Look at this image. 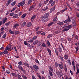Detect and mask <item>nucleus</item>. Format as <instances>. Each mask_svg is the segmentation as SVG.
<instances>
[{
	"label": "nucleus",
	"instance_id": "1",
	"mask_svg": "<svg viewBox=\"0 0 79 79\" xmlns=\"http://www.w3.org/2000/svg\"><path fill=\"white\" fill-rule=\"evenodd\" d=\"M25 3H26V1L24 0L22 2H20L19 3L17 6L19 7H20V6H23L25 4Z\"/></svg>",
	"mask_w": 79,
	"mask_h": 79
},
{
	"label": "nucleus",
	"instance_id": "2",
	"mask_svg": "<svg viewBox=\"0 0 79 79\" xmlns=\"http://www.w3.org/2000/svg\"><path fill=\"white\" fill-rule=\"evenodd\" d=\"M56 2L53 1V0H50L49 2V4L51 5V6H53L55 4Z\"/></svg>",
	"mask_w": 79,
	"mask_h": 79
},
{
	"label": "nucleus",
	"instance_id": "3",
	"mask_svg": "<svg viewBox=\"0 0 79 79\" xmlns=\"http://www.w3.org/2000/svg\"><path fill=\"white\" fill-rule=\"evenodd\" d=\"M12 47V46L11 45L9 44L8 45V46L6 47V48L8 51H11V48Z\"/></svg>",
	"mask_w": 79,
	"mask_h": 79
},
{
	"label": "nucleus",
	"instance_id": "4",
	"mask_svg": "<svg viewBox=\"0 0 79 79\" xmlns=\"http://www.w3.org/2000/svg\"><path fill=\"white\" fill-rule=\"evenodd\" d=\"M49 16V13H46L43 16V18H47Z\"/></svg>",
	"mask_w": 79,
	"mask_h": 79
},
{
	"label": "nucleus",
	"instance_id": "5",
	"mask_svg": "<svg viewBox=\"0 0 79 79\" xmlns=\"http://www.w3.org/2000/svg\"><path fill=\"white\" fill-rule=\"evenodd\" d=\"M36 16H37V15H35L32 16V17L31 18V22H33L34 21V19H35V18H36Z\"/></svg>",
	"mask_w": 79,
	"mask_h": 79
},
{
	"label": "nucleus",
	"instance_id": "6",
	"mask_svg": "<svg viewBox=\"0 0 79 79\" xmlns=\"http://www.w3.org/2000/svg\"><path fill=\"white\" fill-rule=\"evenodd\" d=\"M18 67L19 68V69H20L21 71L23 72V73H24V69H23V68L22 66L21 65H18Z\"/></svg>",
	"mask_w": 79,
	"mask_h": 79
},
{
	"label": "nucleus",
	"instance_id": "7",
	"mask_svg": "<svg viewBox=\"0 0 79 79\" xmlns=\"http://www.w3.org/2000/svg\"><path fill=\"white\" fill-rule=\"evenodd\" d=\"M26 23H27L26 22H24L22 23L21 26V27L22 28H23V27H24L25 26L26 24Z\"/></svg>",
	"mask_w": 79,
	"mask_h": 79
},
{
	"label": "nucleus",
	"instance_id": "8",
	"mask_svg": "<svg viewBox=\"0 0 79 79\" xmlns=\"http://www.w3.org/2000/svg\"><path fill=\"white\" fill-rule=\"evenodd\" d=\"M46 50L48 52V53L50 56H52V52H51V50L49 49V48H46Z\"/></svg>",
	"mask_w": 79,
	"mask_h": 79
},
{
	"label": "nucleus",
	"instance_id": "9",
	"mask_svg": "<svg viewBox=\"0 0 79 79\" xmlns=\"http://www.w3.org/2000/svg\"><path fill=\"white\" fill-rule=\"evenodd\" d=\"M32 26V23L30 22L27 23V27H30Z\"/></svg>",
	"mask_w": 79,
	"mask_h": 79
},
{
	"label": "nucleus",
	"instance_id": "10",
	"mask_svg": "<svg viewBox=\"0 0 79 79\" xmlns=\"http://www.w3.org/2000/svg\"><path fill=\"white\" fill-rule=\"evenodd\" d=\"M56 73L59 77H61V75L60 74V72L57 70L56 71Z\"/></svg>",
	"mask_w": 79,
	"mask_h": 79
},
{
	"label": "nucleus",
	"instance_id": "11",
	"mask_svg": "<svg viewBox=\"0 0 79 79\" xmlns=\"http://www.w3.org/2000/svg\"><path fill=\"white\" fill-rule=\"evenodd\" d=\"M55 7H56V6H55L54 7H52L51 8L50 10V13H52L53 11H54V10H55Z\"/></svg>",
	"mask_w": 79,
	"mask_h": 79
},
{
	"label": "nucleus",
	"instance_id": "12",
	"mask_svg": "<svg viewBox=\"0 0 79 79\" xmlns=\"http://www.w3.org/2000/svg\"><path fill=\"white\" fill-rule=\"evenodd\" d=\"M11 74L12 75L13 77H17L18 74L16 73H11Z\"/></svg>",
	"mask_w": 79,
	"mask_h": 79
},
{
	"label": "nucleus",
	"instance_id": "13",
	"mask_svg": "<svg viewBox=\"0 0 79 79\" xmlns=\"http://www.w3.org/2000/svg\"><path fill=\"white\" fill-rule=\"evenodd\" d=\"M33 67L35 69H36V70L39 69V68L38 66H37L36 65H33Z\"/></svg>",
	"mask_w": 79,
	"mask_h": 79
},
{
	"label": "nucleus",
	"instance_id": "14",
	"mask_svg": "<svg viewBox=\"0 0 79 79\" xmlns=\"http://www.w3.org/2000/svg\"><path fill=\"white\" fill-rule=\"evenodd\" d=\"M19 26V24L18 23H16L14 25L13 27L14 28H16L17 27H18Z\"/></svg>",
	"mask_w": 79,
	"mask_h": 79
},
{
	"label": "nucleus",
	"instance_id": "15",
	"mask_svg": "<svg viewBox=\"0 0 79 79\" xmlns=\"http://www.w3.org/2000/svg\"><path fill=\"white\" fill-rule=\"evenodd\" d=\"M19 15L17 14H15L13 15V18H18Z\"/></svg>",
	"mask_w": 79,
	"mask_h": 79
},
{
	"label": "nucleus",
	"instance_id": "16",
	"mask_svg": "<svg viewBox=\"0 0 79 79\" xmlns=\"http://www.w3.org/2000/svg\"><path fill=\"white\" fill-rule=\"evenodd\" d=\"M6 21H7V18H5L4 19H3V21H2V24H5Z\"/></svg>",
	"mask_w": 79,
	"mask_h": 79
},
{
	"label": "nucleus",
	"instance_id": "17",
	"mask_svg": "<svg viewBox=\"0 0 79 79\" xmlns=\"http://www.w3.org/2000/svg\"><path fill=\"white\" fill-rule=\"evenodd\" d=\"M7 50H7V49H6V48L3 52V53H4L5 55H6V54H7V53H8V51H7Z\"/></svg>",
	"mask_w": 79,
	"mask_h": 79
},
{
	"label": "nucleus",
	"instance_id": "18",
	"mask_svg": "<svg viewBox=\"0 0 79 79\" xmlns=\"http://www.w3.org/2000/svg\"><path fill=\"white\" fill-rule=\"evenodd\" d=\"M34 5H32L30 7V8L29 9V11H31V10H32V8H34Z\"/></svg>",
	"mask_w": 79,
	"mask_h": 79
},
{
	"label": "nucleus",
	"instance_id": "19",
	"mask_svg": "<svg viewBox=\"0 0 79 79\" xmlns=\"http://www.w3.org/2000/svg\"><path fill=\"white\" fill-rule=\"evenodd\" d=\"M64 58H65V60H68L69 58H68V55L67 54H65L64 55Z\"/></svg>",
	"mask_w": 79,
	"mask_h": 79
},
{
	"label": "nucleus",
	"instance_id": "20",
	"mask_svg": "<svg viewBox=\"0 0 79 79\" xmlns=\"http://www.w3.org/2000/svg\"><path fill=\"white\" fill-rule=\"evenodd\" d=\"M10 2H11V0H8L7 1L6 4V6H8V5H10Z\"/></svg>",
	"mask_w": 79,
	"mask_h": 79
},
{
	"label": "nucleus",
	"instance_id": "21",
	"mask_svg": "<svg viewBox=\"0 0 79 79\" xmlns=\"http://www.w3.org/2000/svg\"><path fill=\"white\" fill-rule=\"evenodd\" d=\"M58 50H59L60 52L62 53L63 52V50L62 49V48H61V47H59L58 48Z\"/></svg>",
	"mask_w": 79,
	"mask_h": 79
},
{
	"label": "nucleus",
	"instance_id": "22",
	"mask_svg": "<svg viewBox=\"0 0 79 79\" xmlns=\"http://www.w3.org/2000/svg\"><path fill=\"white\" fill-rule=\"evenodd\" d=\"M48 6L45 7L44 9H42V11H45L47 10H48Z\"/></svg>",
	"mask_w": 79,
	"mask_h": 79
},
{
	"label": "nucleus",
	"instance_id": "23",
	"mask_svg": "<svg viewBox=\"0 0 79 79\" xmlns=\"http://www.w3.org/2000/svg\"><path fill=\"white\" fill-rule=\"evenodd\" d=\"M54 50L56 55H57V56H58V50H57L56 48H55Z\"/></svg>",
	"mask_w": 79,
	"mask_h": 79
},
{
	"label": "nucleus",
	"instance_id": "24",
	"mask_svg": "<svg viewBox=\"0 0 79 79\" xmlns=\"http://www.w3.org/2000/svg\"><path fill=\"white\" fill-rule=\"evenodd\" d=\"M49 73L51 76H52V77L53 76V73H52V71H51V70H49Z\"/></svg>",
	"mask_w": 79,
	"mask_h": 79
},
{
	"label": "nucleus",
	"instance_id": "25",
	"mask_svg": "<svg viewBox=\"0 0 79 79\" xmlns=\"http://www.w3.org/2000/svg\"><path fill=\"white\" fill-rule=\"evenodd\" d=\"M64 29L62 30L63 32H65V31H69V30L70 29V28H64Z\"/></svg>",
	"mask_w": 79,
	"mask_h": 79
},
{
	"label": "nucleus",
	"instance_id": "26",
	"mask_svg": "<svg viewBox=\"0 0 79 79\" xmlns=\"http://www.w3.org/2000/svg\"><path fill=\"white\" fill-rule=\"evenodd\" d=\"M53 24V22L49 23V24L48 25V27H50V26H52V24Z\"/></svg>",
	"mask_w": 79,
	"mask_h": 79
},
{
	"label": "nucleus",
	"instance_id": "27",
	"mask_svg": "<svg viewBox=\"0 0 79 79\" xmlns=\"http://www.w3.org/2000/svg\"><path fill=\"white\" fill-rule=\"evenodd\" d=\"M15 35H18L19 34V31H15Z\"/></svg>",
	"mask_w": 79,
	"mask_h": 79
},
{
	"label": "nucleus",
	"instance_id": "28",
	"mask_svg": "<svg viewBox=\"0 0 79 79\" xmlns=\"http://www.w3.org/2000/svg\"><path fill=\"white\" fill-rule=\"evenodd\" d=\"M42 44V43L40 41H38V45L39 47L40 45Z\"/></svg>",
	"mask_w": 79,
	"mask_h": 79
},
{
	"label": "nucleus",
	"instance_id": "29",
	"mask_svg": "<svg viewBox=\"0 0 79 79\" xmlns=\"http://www.w3.org/2000/svg\"><path fill=\"white\" fill-rule=\"evenodd\" d=\"M59 57L60 60H61L62 61H64V59H63V57L60 56Z\"/></svg>",
	"mask_w": 79,
	"mask_h": 79
},
{
	"label": "nucleus",
	"instance_id": "30",
	"mask_svg": "<svg viewBox=\"0 0 79 79\" xmlns=\"http://www.w3.org/2000/svg\"><path fill=\"white\" fill-rule=\"evenodd\" d=\"M16 1H14L12 3V6H15V4H16Z\"/></svg>",
	"mask_w": 79,
	"mask_h": 79
},
{
	"label": "nucleus",
	"instance_id": "31",
	"mask_svg": "<svg viewBox=\"0 0 79 79\" xmlns=\"http://www.w3.org/2000/svg\"><path fill=\"white\" fill-rule=\"evenodd\" d=\"M53 37V35L50 34L48 35L47 37V38H50V37Z\"/></svg>",
	"mask_w": 79,
	"mask_h": 79
},
{
	"label": "nucleus",
	"instance_id": "32",
	"mask_svg": "<svg viewBox=\"0 0 79 79\" xmlns=\"http://www.w3.org/2000/svg\"><path fill=\"white\" fill-rule=\"evenodd\" d=\"M57 20H58V19H57V17H55L53 19V21H55V22H56V21H57Z\"/></svg>",
	"mask_w": 79,
	"mask_h": 79
},
{
	"label": "nucleus",
	"instance_id": "33",
	"mask_svg": "<svg viewBox=\"0 0 79 79\" xmlns=\"http://www.w3.org/2000/svg\"><path fill=\"white\" fill-rule=\"evenodd\" d=\"M64 24V23L63 22L58 23H57V24H58V25H60L61 26L63 25Z\"/></svg>",
	"mask_w": 79,
	"mask_h": 79
},
{
	"label": "nucleus",
	"instance_id": "34",
	"mask_svg": "<svg viewBox=\"0 0 79 79\" xmlns=\"http://www.w3.org/2000/svg\"><path fill=\"white\" fill-rule=\"evenodd\" d=\"M68 22H71V20L69 18V16H68V19H67Z\"/></svg>",
	"mask_w": 79,
	"mask_h": 79
},
{
	"label": "nucleus",
	"instance_id": "35",
	"mask_svg": "<svg viewBox=\"0 0 79 79\" xmlns=\"http://www.w3.org/2000/svg\"><path fill=\"white\" fill-rule=\"evenodd\" d=\"M22 77L24 79H27V77L26 76L24 75H22Z\"/></svg>",
	"mask_w": 79,
	"mask_h": 79
},
{
	"label": "nucleus",
	"instance_id": "36",
	"mask_svg": "<svg viewBox=\"0 0 79 79\" xmlns=\"http://www.w3.org/2000/svg\"><path fill=\"white\" fill-rule=\"evenodd\" d=\"M24 64L25 66H26L27 67H29V65L28 64H27V63H26V62L24 63Z\"/></svg>",
	"mask_w": 79,
	"mask_h": 79
},
{
	"label": "nucleus",
	"instance_id": "37",
	"mask_svg": "<svg viewBox=\"0 0 79 79\" xmlns=\"http://www.w3.org/2000/svg\"><path fill=\"white\" fill-rule=\"evenodd\" d=\"M26 14H24L22 16V18H24L25 16H26Z\"/></svg>",
	"mask_w": 79,
	"mask_h": 79
},
{
	"label": "nucleus",
	"instance_id": "38",
	"mask_svg": "<svg viewBox=\"0 0 79 79\" xmlns=\"http://www.w3.org/2000/svg\"><path fill=\"white\" fill-rule=\"evenodd\" d=\"M17 76L18 79H22V78L21 77V76H20V75L17 74Z\"/></svg>",
	"mask_w": 79,
	"mask_h": 79
},
{
	"label": "nucleus",
	"instance_id": "39",
	"mask_svg": "<svg viewBox=\"0 0 79 79\" xmlns=\"http://www.w3.org/2000/svg\"><path fill=\"white\" fill-rule=\"evenodd\" d=\"M9 32L11 34H15V31H12L11 30H9Z\"/></svg>",
	"mask_w": 79,
	"mask_h": 79
},
{
	"label": "nucleus",
	"instance_id": "40",
	"mask_svg": "<svg viewBox=\"0 0 79 79\" xmlns=\"http://www.w3.org/2000/svg\"><path fill=\"white\" fill-rule=\"evenodd\" d=\"M38 40H36L35 42H33V44L34 45H35V44H37L38 42Z\"/></svg>",
	"mask_w": 79,
	"mask_h": 79
},
{
	"label": "nucleus",
	"instance_id": "41",
	"mask_svg": "<svg viewBox=\"0 0 79 79\" xmlns=\"http://www.w3.org/2000/svg\"><path fill=\"white\" fill-rule=\"evenodd\" d=\"M59 66L60 67V69H63V66L61 64H59Z\"/></svg>",
	"mask_w": 79,
	"mask_h": 79
},
{
	"label": "nucleus",
	"instance_id": "42",
	"mask_svg": "<svg viewBox=\"0 0 79 79\" xmlns=\"http://www.w3.org/2000/svg\"><path fill=\"white\" fill-rule=\"evenodd\" d=\"M40 29V27H37L36 28H35L36 31H38L39 30V29Z\"/></svg>",
	"mask_w": 79,
	"mask_h": 79
},
{
	"label": "nucleus",
	"instance_id": "43",
	"mask_svg": "<svg viewBox=\"0 0 79 79\" xmlns=\"http://www.w3.org/2000/svg\"><path fill=\"white\" fill-rule=\"evenodd\" d=\"M75 63L74 62V60H73V61H72V65H73V67H75Z\"/></svg>",
	"mask_w": 79,
	"mask_h": 79
},
{
	"label": "nucleus",
	"instance_id": "44",
	"mask_svg": "<svg viewBox=\"0 0 79 79\" xmlns=\"http://www.w3.org/2000/svg\"><path fill=\"white\" fill-rule=\"evenodd\" d=\"M42 46H43V47L44 48V47H47V45H46V44L44 43H43L42 45Z\"/></svg>",
	"mask_w": 79,
	"mask_h": 79
},
{
	"label": "nucleus",
	"instance_id": "45",
	"mask_svg": "<svg viewBox=\"0 0 79 79\" xmlns=\"http://www.w3.org/2000/svg\"><path fill=\"white\" fill-rule=\"evenodd\" d=\"M47 44H48V45L49 47H50V46L51 45L50 43V42H49V41H48L47 42Z\"/></svg>",
	"mask_w": 79,
	"mask_h": 79
},
{
	"label": "nucleus",
	"instance_id": "46",
	"mask_svg": "<svg viewBox=\"0 0 79 79\" xmlns=\"http://www.w3.org/2000/svg\"><path fill=\"white\" fill-rule=\"evenodd\" d=\"M44 22H47L48 20H49V19L48 18H44Z\"/></svg>",
	"mask_w": 79,
	"mask_h": 79
},
{
	"label": "nucleus",
	"instance_id": "47",
	"mask_svg": "<svg viewBox=\"0 0 79 79\" xmlns=\"http://www.w3.org/2000/svg\"><path fill=\"white\" fill-rule=\"evenodd\" d=\"M41 32H42V31H36V33L37 34H40V33H41Z\"/></svg>",
	"mask_w": 79,
	"mask_h": 79
},
{
	"label": "nucleus",
	"instance_id": "48",
	"mask_svg": "<svg viewBox=\"0 0 79 79\" xmlns=\"http://www.w3.org/2000/svg\"><path fill=\"white\" fill-rule=\"evenodd\" d=\"M34 42V40H30L28 41V42H30V43H32Z\"/></svg>",
	"mask_w": 79,
	"mask_h": 79
},
{
	"label": "nucleus",
	"instance_id": "49",
	"mask_svg": "<svg viewBox=\"0 0 79 79\" xmlns=\"http://www.w3.org/2000/svg\"><path fill=\"white\" fill-rule=\"evenodd\" d=\"M75 23V20L74 19H73L72 20V24H74Z\"/></svg>",
	"mask_w": 79,
	"mask_h": 79
},
{
	"label": "nucleus",
	"instance_id": "50",
	"mask_svg": "<svg viewBox=\"0 0 79 79\" xmlns=\"http://www.w3.org/2000/svg\"><path fill=\"white\" fill-rule=\"evenodd\" d=\"M35 63H38V64H39V61L37 60V59H36L35 60Z\"/></svg>",
	"mask_w": 79,
	"mask_h": 79
},
{
	"label": "nucleus",
	"instance_id": "51",
	"mask_svg": "<svg viewBox=\"0 0 79 79\" xmlns=\"http://www.w3.org/2000/svg\"><path fill=\"white\" fill-rule=\"evenodd\" d=\"M6 34L5 33V34L3 35L2 37V38H5V37H6Z\"/></svg>",
	"mask_w": 79,
	"mask_h": 79
},
{
	"label": "nucleus",
	"instance_id": "52",
	"mask_svg": "<svg viewBox=\"0 0 79 79\" xmlns=\"http://www.w3.org/2000/svg\"><path fill=\"white\" fill-rule=\"evenodd\" d=\"M41 35H44L46 34L45 32H42L40 33Z\"/></svg>",
	"mask_w": 79,
	"mask_h": 79
},
{
	"label": "nucleus",
	"instance_id": "53",
	"mask_svg": "<svg viewBox=\"0 0 79 79\" xmlns=\"http://www.w3.org/2000/svg\"><path fill=\"white\" fill-rule=\"evenodd\" d=\"M15 15V13H14V12L10 14V16H13V15Z\"/></svg>",
	"mask_w": 79,
	"mask_h": 79
},
{
	"label": "nucleus",
	"instance_id": "54",
	"mask_svg": "<svg viewBox=\"0 0 79 79\" xmlns=\"http://www.w3.org/2000/svg\"><path fill=\"white\" fill-rule=\"evenodd\" d=\"M66 4H67V5L68 6V7L69 8H71V6H70V5H69V4H68V3L67 2Z\"/></svg>",
	"mask_w": 79,
	"mask_h": 79
},
{
	"label": "nucleus",
	"instance_id": "55",
	"mask_svg": "<svg viewBox=\"0 0 79 79\" xmlns=\"http://www.w3.org/2000/svg\"><path fill=\"white\" fill-rule=\"evenodd\" d=\"M43 3H42L40 2V3H39V6L40 7V6H42V5H43Z\"/></svg>",
	"mask_w": 79,
	"mask_h": 79
},
{
	"label": "nucleus",
	"instance_id": "56",
	"mask_svg": "<svg viewBox=\"0 0 79 79\" xmlns=\"http://www.w3.org/2000/svg\"><path fill=\"white\" fill-rule=\"evenodd\" d=\"M76 52L77 53V52H78V50H79V48L77 47L76 48Z\"/></svg>",
	"mask_w": 79,
	"mask_h": 79
},
{
	"label": "nucleus",
	"instance_id": "57",
	"mask_svg": "<svg viewBox=\"0 0 79 79\" xmlns=\"http://www.w3.org/2000/svg\"><path fill=\"white\" fill-rule=\"evenodd\" d=\"M79 74V69H77V70L76 72V74L78 75Z\"/></svg>",
	"mask_w": 79,
	"mask_h": 79
},
{
	"label": "nucleus",
	"instance_id": "58",
	"mask_svg": "<svg viewBox=\"0 0 79 79\" xmlns=\"http://www.w3.org/2000/svg\"><path fill=\"white\" fill-rule=\"evenodd\" d=\"M67 39L69 42H71V39L69 37H68V38H67Z\"/></svg>",
	"mask_w": 79,
	"mask_h": 79
},
{
	"label": "nucleus",
	"instance_id": "59",
	"mask_svg": "<svg viewBox=\"0 0 79 79\" xmlns=\"http://www.w3.org/2000/svg\"><path fill=\"white\" fill-rule=\"evenodd\" d=\"M10 24V22H9L7 23H6V26H8Z\"/></svg>",
	"mask_w": 79,
	"mask_h": 79
},
{
	"label": "nucleus",
	"instance_id": "60",
	"mask_svg": "<svg viewBox=\"0 0 79 79\" xmlns=\"http://www.w3.org/2000/svg\"><path fill=\"white\" fill-rule=\"evenodd\" d=\"M24 44L25 45H27L28 43H27L26 41H24Z\"/></svg>",
	"mask_w": 79,
	"mask_h": 79
},
{
	"label": "nucleus",
	"instance_id": "61",
	"mask_svg": "<svg viewBox=\"0 0 79 79\" xmlns=\"http://www.w3.org/2000/svg\"><path fill=\"white\" fill-rule=\"evenodd\" d=\"M18 64H19V65H23V63L22 62H21V61L19 62Z\"/></svg>",
	"mask_w": 79,
	"mask_h": 79
},
{
	"label": "nucleus",
	"instance_id": "62",
	"mask_svg": "<svg viewBox=\"0 0 79 79\" xmlns=\"http://www.w3.org/2000/svg\"><path fill=\"white\" fill-rule=\"evenodd\" d=\"M37 36H34V37H33L32 38V40H35V39H36V38H37Z\"/></svg>",
	"mask_w": 79,
	"mask_h": 79
},
{
	"label": "nucleus",
	"instance_id": "63",
	"mask_svg": "<svg viewBox=\"0 0 79 79\" xmlns=\"http://www.w3.org/2000/svg\"><path fill=\"white\" fill-rule=\"evenodd\" d=\"M72 27L71 25H69L67 26V28H71Z\"/></svg>",
	"mask_w": 79,
	"mask_h": 79
},
{
	"label": "nucleus",
	"instance_id": "64",
	"mask_svg": "<svg viewBox=\"0 0 79 79\" xmlns=\"http://www.w3.org/2000/svg\"><path fill=\"white\" fill-rule=\"evenodd\" d=\"M76 15L77 17H78V18H79V13H76Z\"/></svg>",
	"mask_w": 79,
	"mask_h": 79
}]
</instances>
